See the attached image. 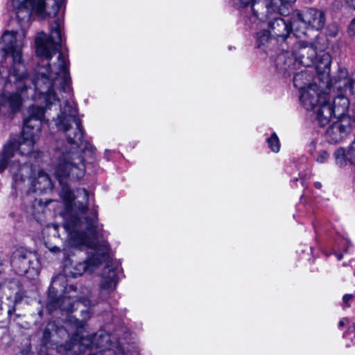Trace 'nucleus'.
I'll list each match as a JSON object with an SVG mask.
<instances>
[{
    "label": "nucleus",
    "instance_id": "obj_28",
    "mask_svg": "<svg viewBox=\"0 0 355 355\" xmlns=\"http://www.w3.org/2000/svg\"><path fill=\"white\" fill-rule=\"evenodd\" d=\"M353 296L352 295H345L343 297V302L345 304H347L349 300L352 299Z\"/></svg>",
    "mask_w": 355,
    "mask_h": 355
},
{
    "label": "nucleus",
    "instance_id": "obj_2",
    "mask_svg": "<svg viewBox=\"0 0 355 355\" xmlns=\"http://www.w3.org/2000/svg\"><path fill=\"white\" fill-rule=\"evenodd\" d=\"M53 174L62 189L60 196L65 206L63 227L67 234L63 252L69 256L73 250L87 249L88 258L83 262L67 259L64 271L67 275L76 277L84 272L91 273L101 263L108 252L107 243L98 240L97 213L87 214L89 193L85 189L76 190L75 195L67 185V180H77L83 177L85 164L78 152L65 151L58 156Z\"/></svg>",
    "mask_w": 355,
    "mask_h": 355
},
{
    "label": "nucleus",
    "instance_id": "obj_24",
    "mask_svg": "<svg viewBox=\"0 0 355 355\" xmlns=\"http://www.w3.org/2000/svg\"><path fill=\"white\" fill-rule=\"evenodd\" d=\"M349 163L355 164V139L348 149Z\"/></svg>",
    "mask_w": 355,
    "mask_h": 355
},
{
    "label": "nucleus",
    "instance_id": "obj_29",
    "mask_svg": "<svg viewBox=\"0 0 355 355\" xmlns=\"http://www.w3.org/2000/svg\"><path fill=\"white\" fill-rule=\"evenodd\" d=\"M348 323V320L347 318H343L342 320H340L339 323H338V326L339 327H342L343 326L345 325V324Z\"/></svg>",
    "mask_w": 355,
    "mask_h": 355
},
{
    "label": "nucleus",
    "instance_id": "obj_12",
    "mask_svg": "<svg viewBox=\"0 0 355 355\" xmlns=\"http://www.w3.org/2000/svg\"><path fill=\"white\" fill-rule=\"evenodd\" d=\"M320 87L315 84L300 91V103L306 110H314L315 107L323 101L321 99L322 96L327 94L322 92Z\"/></svg>",
    "mask_w": 355,
    "mask_h": 355
},
{
    "label": "nucleus",
    "instance_id": "obj_14",
    "mask_svg": "<svg viewBox=\"0 0 355 355\" xmlns=\"http://www.w3.org/2000/svg\"><path fill=\"white\" fill-rule=\"evenodd\" d=\"M321 99L323 101L318 103L313 110L314 118L319 125L324 126L329 123L331 117L334 116V112L328 94L322 96Z\"/></svg>",
    "mask_w": 355,
    "mask_h": 355
},
{
    "label": "nucleus",
    "instance_id": "obj_25",
    "mask_svg": "<svg viewBox=\"0 0 355 355\" xmlns=\"http://www.w3.org/2000/svg\"><path fill=\"white\" fill-rule=\"evenodd\" d=\"M329 158V154L327 151L322 150L320 153L319 155L317 157V162L319 163H324L327 159Z\"/></svg>",
    "mask_w": 355,
    "mask_h": 355
},
{
    "label": "nucleus",
    "instance_id": "obj_27",
    "mask_svg": "<svg viewBox=\"0 0 355 355\" xmlns=\"http://www.w3.org/2000/svg\"><path fill=\"white\" fill-rule=\"evenodd\" d=\"M345 3L349 8L355 10V0H345Z\"/></svg>",
    "mask_w": 355,
    "mask_h": 355
},
{
    "label": "nucleus",
    "instance_id": "obj_15",
    "mask_svg": "<svg viewBox=\"0 0 355 355\" xmlns=\"http://www.w3.org/2000/svg\"><path fill=\"white\" fill-rule=\"evenodd\" d=\"M350 131V126L345 119L335 122L327 130L325 137L329 143H338L347 137Z\"/></svg>",
    "mask_w": 355,
    "mask_h": 355
},
{
    "label": "nucleus",
    "instance_id": "obj_9",
    "mask_svg": "<svg viewBox=\"0 0 355 355\" xmlns=\"http://www.w3.org/2000/svg\"><path fill=\"white\" fill-rule=\"evenodd\" d=\"M11 265L15 272L20 275L29 272L35 275L37 273L39 262L35 254L23 248H19L14 252Z\"/></svg>",
    "mask_w": 355,
    "mask_h": 355
},
{
    "label": "nucleus",
    "instance_id": "obj_8",
    "mask_svg": "<svg viewBox=\"0 0 355 355\" xmlns=\"http://www.w3.org/2000/svg\"><path fill=\"white\" fill-rule=\"evenodd\" d=\"M278 15H274L268 18H267L264 21L259 22L257 21L256 23H252L256 26H261L268 19L273 18L274 19L269 22L268 26L269 28V31L273 37L277 40H285L290 35L291 32L293 30L295 32V35L297 37H300L299 30L297 28V25L294 26L293 24V12L290 17H277Z\"/></svg>",
    "mask_w": 355,
    "mask_h": 355
},
{
    "label": "nucleus",
    "instance_id": "obj_5",
    "mask_svg": "<svg viewBox=\"0 0 355 355\" xmlns=\"http://www.w3.org/2000/svg\"><path fill=\"white\" fill-rule=\"evenodd\" d=\"M316 55L315 48L313 45L300 41L295 44L294 55L286 51L277 55L275 60L276 69L283 76H289L297 66L311 67Z\"/></svg>",
    "mask_w": 355,
    "mask_h": 355
},
{
    "label": "nucleus",
    "instance_id": "obj_34",
    "mask_svg": "<svg viewBox=\"0 0 355 355\" xmlns=\"http://www.w3.org/2000/svg\"><path fill=\"white\" fill-rule=\"evenodd\" d=\"M336 257L338 260H340L342 258H343V254H339V253H337L336 254Z\"/></svg>",
    "mask_w": 355,
    "mask_h": 355
},
{
    "label": "nucleus",
    "instance_id": "obj_7",
    "mask_svg": "<svg viewBox=\"0 0 355 355\" xmlns=\"http://www.w3.org/2000/svg\"><path fill=\"white\" fill-rule=\"evenodd\" d=\"M293 24L297 25L300 36L306 34V28L311 26L315 30L323 28L325 22L324 14L322 11L314 8H309L304 14L299 11L293 12Z\"/></svg>",
    "mask_w": 355,
    "mask_h": 355
},
{
    "label": "nucleus",
    "instance_id": "obj_31",
    "mask_svg": "<svg viewBox=\"0 0 355 355\" xmlns=\"http://www.w3.org/2000/svg\"><path fill=\"white\" fill-rule=\"evenodd\" d=\"M347 332H354L355 336V323L348 329Z\"/></svg>",
    "mask_w": 355,
    "mask_h": 355
},
{
    "label": "nucleus",
    "instance_id": "obj_18",
    "mask_svg": "<svg viewBox=\"0 0 355 355\" xmlns=\"http://www.w3.org/2000/svg\"><path fill=\"white\" fill-rule=\"evenodd\" d=\"M313 75L312 70L305 69L295 74L293 78V85L298 89L299 92L313 85L315 83H312Z\"/></svg>",
    "mask_w": 355,
    "mask_h": 355
},
{
    "label": "nucleus",
    "instance_id": "obj_19",
    "mask_svg": "<svg viewBox=\"0 0 355 355\" xmlns=\"http://www.w3.org/2000/svg\"><path fill=\"white\" fill-rule=\"evenodd\" d=\"M332 107L334 112V116L338 118L345 119V114L347 113L349 101L347 98V96L345 94H342L338 95L336 98H335Z\"/></svg>",
    "mask_w": 355,
    "mask_h": 355
},
{
    "label": "nucleus",
    "instance_id": "obj_10",
    "mask_svg": "<svg viewBox=\"0 0 355 355\" xmlns=\"http://www.w3.org/2000/svg\"><path fill=\"white\" fill-rule=\"evenodd\" d=\"M238 9L248 8L251 13L250 20L252 23L263 22L267 18L263 13L266 11V0H232Z\"/></svg>",
    "mask_w": 355,
    "mask_h": 355
},
{
    "label": "nucleus",
    "instance_id": "obj_26",
    "mask_svg": "<svg viewBox=\"0 0 355 355\" xmlns=\"http://www.w3.org/2000/svg\"><path fill=\"white\" fill-rule=\"evenodd\" d=\"M348 33L350 35L355 36V17L352 20L348 26Z\"/></svg>",
    "mask_w": 355,
    "mask_h": 355
},
{
    "label": "nucleus",
    "instance_id": "obj_21",
    "mask_svg": "<svg viewBox=\"0 0 355 355\" xmlns=\"http://www.w3.org/2000/svg\"><path fill=\"white\" fill-rule=\"evenodd\" d=\"M336 164L340 167L345 166L349 163V153L344 148H338L334 153Z\"/></svg>",
    "mask_w": 355,
    "mask_h": 355
},
{
    "label": "nucleus",
    "instance_id": "obj_4",
    "mask_svg": "<svg viewBox=\"0 0 355 355\" xmlns=\"http://www.w3.org/2000/svg\"><path fill=\"white\" fill-rule=\"evenodd\" d=\"M85 329L84 323L79 322L77 334L67 349L66 355H81L87 349L101 348V355H121L122 347L118 340L107 333L100 332L93 336H80Z\"/></svg>",
    "mask_w": 355,
    "mask_h": 355
},
{
    "label": "nucleus",
    "instance_id": "obj_32",
    "mask_svg": "<svg viewBox=\"0 0 355 355\" xmlns=\"http://www.w3.org/2000/svg\"><path fill=\"white\" fill-rule=\"evenodd\" d=\"M50 335V333L47 331V329H45L44 331V336L45 338H48Z\"/></svg>",
    "mask_w": 355,
    "mask_h": 355
},
{
    "label": "nucleus",
    "instance_id": "obj_3",
    "mask_svg": "<svg viewBox=\"0 0 355 355\" xmlns=\"http://www.w3.org/2000/svg\"><path fill=\"white\" fill-rule=\"evenodd\" d=\"M72 96V90L70 96L57 90L58 100L49 105L31 99L34 103L28 108L21 136L17 141L11 140L4 146L0 157V173L8 167L16 184L19 180L18 173L29 174L31 167L28 164L20 165L19 162H24L26 156L35 153L34 145L40 138L42 123L48 110H58L53 120L58 130L65 134L69 144L79 147L83 143V129Z\"/></svg>",
    "mask_w": 355,
    "mask_h": 355
},
{
    "label": "nucleus",
    "instance_id": "obj_23",
    "mask_svg": "<svg viewBox=\"0 0 355 355\" xmlns=\"http://www.w3.org/2000/svg\"><path fill=\"white\" fill-rule=\"evenodd\" d=\"M268 146L273 153H278L280 150L281 144L279 139L276 133H272L270 137L267 139Z\"/></svg>",
    "mask_w": 355,
    "mask_h": 355
},
{
    "label": "nucleus",
    "instance_id": "obj_17",
    "mask_svg": "<svg viewBox=\"0 0 355 355\" xmlns=\"http://www.w3.org/2000/svg\"><path fill=\"white\" fill-rule=\"evenodd\" d=\"M296 0H266V11L263 13L266 18L274 15H284L291 3Z\"/></svg>",
    "mask_w": 355,
    "mask_h": 355
},
{
    "label": "nucleus",
    "instance_id": "obj_33",
    "mask_svg": "<svg viewBox=\"0 0 355 355\" xmlns=\"http://www.w3.org/2000/svg\"><path fill=\"white\" fill-rule=\"evenodd\" d=\"M315 187L317 189H320L322 187V184L320 182H317L315 183Z\"/></svg>",
    "mask_w": 355,
    "mask_h": 355
},
{
    "label": "nucleus",
    "instance_id": "obj_35",
    "mask_svg": "<svg viewBox=\"0 0 355 355\" xmlns=\"http://www.w3.org/2000/svg\"><path fill=\"white\" fill-rule=\"evenodd\" d=\"M69 288H70L71 289H72V290H73V293H76V290H73V286H70Z\"/></svg>",
    "mask_w": 355,
    "mask_h": 355
},
{
    "label": "nucleus",
    "instance_id": "obj_13",
    "mask_svg": "<svg viewBox=\"0 0 355 355\" xmlns=\"http://www.w3.org/2000/svg\"><path fill=\"white\" fill-rule=\"evenodd\" d=\"M119 270V268H114L112 265L109 264H107L103 268L100 283L101 295L109 293L116 289L118 282L117 275Z\"/></svg>",
    "mask_w": 355,
    "mask_h": 355
},
{
    "label": "nucleus",
    "instance_id": "obj_20",
    "mask_svg": "<svg viewBox=\"0 0 355 355\" xmlns=\"http://www.w3.org/2000/svg\"><path fill=\"white\" fill-rule=\"evenodd\" d=\"M317 59H314V63L313 65L315 66V69L318 73L321 74H329L331 58L329 53L321 52L320 54H317Z\"/></svg>",
    "mask_w": 355,
    "mask_h": 355
},
{
    "label": "nucleus",
    "instance_id": "obj_37",
    "mask_svg": "<svg viewBox=\"0 0 355 355\" xmlns=\"http://www.w3.org/2000/svg\"><path fill=\"white\" fill-rule=\"evenodd\" d=\"M0 309H1V301L0 300Z\"/></svg>",
    "mask_w": 355,
    "mask_h": 355
},
{
    "label": "nucleus",
    "instance_id": "obj_36",
    "mask_svg": "<svg viewBox=\"0 0 355 355\" xmlns=\"http://www.w3.org/2000/svg\"><path fill=\"white\" fill-rule=\"evenodd\" d=\"M53 227H54L55 230H57V228H58V225H54Z\"/></svg>",
    "mask_w": 355,
    "mask_h": 355
},
{
    "label": "nucleus",
    "instance_id": "obj_11",
    "mask_svg": "<svg viewBox=\"0 0 355 355\" xmlns=\"http://www.w3.org/2000/svg\"><path fill=\"white\" fill-rule=\"evenodd\" d=\"M85 291L86 293L85 297H78L75 295H71L69 296L64 295L55 302H49L48 306L50 308L59 307L62 310L65 311L67 312H72L74 309L75 301H78L81 302L85 306H91L94 305V303H93L90 300L91 292L87 288H85Z\"/></svg>",
    "mask_w": 355,
    "mask_h": 355
},
{
    "label": "nucleus",
    "instance_id": "obj_30",
    "mask_svg": "<svg viewBox=\"0 0 355 355\" xmlns=\"http://www.w3.org/2000/svg\"><path fill=\"white\" fill-rule=\"evenodd\" d=\"M49 250H50V251H51L52 252H54V253L60 252V248L57 246H53L52 248H50Z\"/></svg>",
    "mask_w": 355,
    "mask_h": 355
},
{
    "label": "nucleus",
    "instance_id": "obj_6",
    "mask_svg": "<svg viewBox=\"0 0 355 355\" xmlns=\"http://www.w3.org/2000/svg\"><path fill=\"white\" fill-rule=\"evenodd\" d=\"M32 171L29 174L22 171L18 173V184L13 180V186L16 189H24L28 187V192L42 193L51 191L53 187L52 182L49 175L42 171L37 172V176L32 175Z\"/></svg>",
    "mask_w": 355,
    "mask_h": 355
},
{
    "label": "nucleus",
    "instance_id": "obj_1",
    "mask_svg": "<svg viewBox=\"0 0 355 355\" xmlns=\"http://www.w3.org/2000/svg\"><path fill=\"white\" fill-rule=\"evenodd\" d=\"M64 0H11L18 21L19 31H6L0 38V121L11 119L28 99L45 102L47 105L58 100L57 90L71 95V80L67 56L60 53L57 61L49 63L62 44V20L54 21L49 35L40 33L35 38L36 54L42 63L31 74L23 58L26 44L25 28L30 24L31 15L41 19L55 16Z\"/></svg>",
    "mask_w": 355,
    "mask_h": 355
},
{
    "label": "nucleus",
    "instance_id": "obj_16",
    "mask_svg": "<svg viewBox=\"0 0 355 355\" xmlns=\"http://www.w3.org/2000/svg\"><path fill=\"white\" fill-rule=\"evenodd\" d=\"M348 71L345 68H341L338 71L340 89L345 95L355 96V70L350 77H347Z\"/></svg>",
    "mask_w": 355,
    "mask_h": 355
},
{
    "label": "nucleus",
    "instance_id": "obj_22",
    "mask_svg": "<svg viewBox=\"0 0 355 355\" xmlns=\"http://www.w3.org/2000/svg\"><path fill=\"white\" fill-rule=\"evenodd\" d=\"M272 37V35L270 34L268 30L263 28L259 31L257 33L256 36L257 46L261 48L262 46H266Z\"/></svg>",
    "mask_w": 355,
    "mask_h": 355
}]
</instances>
